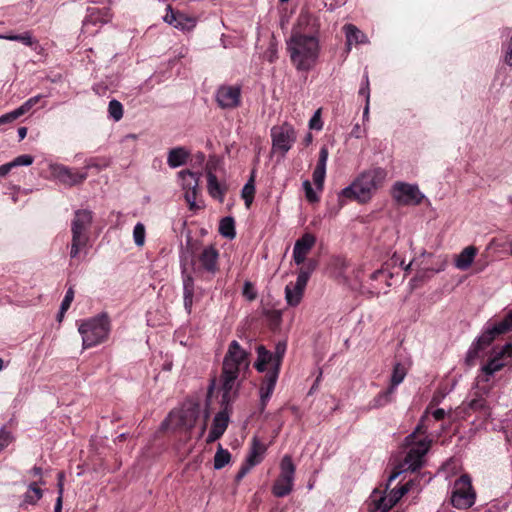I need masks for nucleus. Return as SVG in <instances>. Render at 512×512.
I'll list each match as a JSON object with an SVG mask.
<instances>
[{"label":"nucleus","instance_id":"1","mask_svg":"<svg viewBox=\"0 0 512 512\" xmlns=\"http://www.w3.org/2000/svg\"><path fill=\"white\" fill-rule=\"evenodd\" d=\"M286 46L291 63L297 71L308 72L316 66L320 55V42L315 33L308 34L292 29Z\"/></svg>","mask_w":512,"mask_h":512},{"label":"nucleus","instance_id":"2","mask_svg":"<svg viewBox=\"0 0 512 512\" xmlns=\"http://www.w3.org/2000/svg\"><path fill=\"white\" fill-rule=\"evenodd\" d=\"M386 171L382 168H373L359 174L353 182L341 190L339 196L360 204L368 203L376 191L383 185Z\"/></svg>","mask_w":512,"mask_h":512},{"label":"nucleus","instance_id":"3","mask_svg":"<svg viewBox=\"0 0 512 512\" xmlns=\"http://www.w3.org/2000/svg\"><path fill=\"white\" fill-rule=\"evenodd\" d=\"M110 330V320L105 313L82 322L78 331L82 336L83 348H91L106 341Z\"/></svg>","mask_w":512,"mask_h":512},{"label":"nucleus","instance_id":"4","mask_svg":"<svg viewBox=\"0 0 512 512\" xmlns=\"http://www.w3.org/2000/svg\"><path fill=\"white\" fill-rule=\"evenodd\" d=\"M200 413V405L188 400L179 409L170 412L165 423L174 429L187 432L196 425Z\"/></svg>","mask_w":512,"mask_h":512},{"label":"nucleus","instance_id":"5","mask_svg":"<svg viewBox=\"0 0 512 512\" xmlns=\"http://www.w3.org/2000/svg\"><path fill=\"white\" fill-rule=\"evenodd\" d=\"M315 268L316 262L309 260L305 266L299 268L296 282L286 285L285 300L288 306L296 307L301 303L308 280Z\"/></svg>","mask_w":512,"mask_h":512},{"label":"nucleus","instance_id":"6","mask_svg":"<svg viewBox=\"0 0 512 512\" xmlns=\"http://www.w3.org/2000/svg\"><path fill=\"white\" fill-rule=\"evenodd\" d=\"M250 365L249 354L240 344L233 340L223 359L222 369L229 373L244 374Z\"/></svg>","mask_w":512,"mask_h":512},{"label":"nucleus","instance_id":"7","mask_svg":"<svg viewBox=\"0 0 512 512\" xmlns=\"http://www.w3.org/2000/svg\"><path fill=\"white\" fill-rule=\"evenodd\" d=\"M475 499L471 478L466 474L460 476L453 485L451 504L457 509H467L475 503Z\"/></svg>","mask_w":512,"mask_h":512},{"label":"nucleus","instance_id":"8","mask_svg":"<svg viewBox=\"0 0 512 512\" xmlns=\"http://www.w3.org/2000/svg\"><path fill=\"white\" fill-rule=\"evenodd\" d=\"M179 183L184 190V198L190 210L201 208L202 202L198 200L200 194V175L190 170H182L178 173Z\"/></svg>","mask_w":512,"mask_h":512},{"label":"nucleus","instance_id":"9","mask_svg":"<svg viewBox=\"0 0 512 512\" xmlns=\"http://www.w3.org/2000/svg\"><path fill=\"white\" fill-rule=\"evenodd\" d=\"M421 430V426H418L416 430L408 435L405 439L406 444L411 446L407 456L405 457V463L408 465V469L416 471L422 466L423 457L429 451L431 446V440L424 438L419 441H415L416 433Z\"/></svg>","mask_w":512,"mask_h":512},{"label":"nucleus","instance_id":"10","mask_svg":"<svg viewBox=\"0 0 512 512\" xmlns=\"http://www.w3.org/2000/svg\"><path fill=\"white\" fill-rule=\"evenodd\" d=\"M272 151L284 157L296 141L294 127L285 122L271 128Z\"/></svg>","mask_w":512,"mask_h":512},{"label":"nucleus","instance_id":"11","mask_svg":"<svg viewBox=\"0 0 512 512\" xmlns=\"http://www.w3.org/2000/svg\"><path fill=\"white\" fill-rule=\"evenodd\" d=\"M391 195L395 202L404 206H415L425 199V195L420 191L417 184L402 181L393 184Z\"/></svg>","mask_w":512,"mask_h":512},{"label":"nucleus","instance_id":"12","mask_svg":"<svg viewBox=\"0 0 512 512\" xmlns=\"http://www.w3.org/2000/svg\"><path fill=\"white\" fill-rule=\"evenodd\" d=\"M295 469L291 456L285 455L280 463L279 477L272 487V492L276 497H284L292 491Z\"/></svg>","mask_w":512,"mask_h":512},{"label":"nucleus","instance_id":"13","mask_svg":"<svg viewBox=\"0 0 512 512\" xmlns=\"http://www.w3.org/2000/svg\"><path fill=\"white\" fill-rule=\"evenodd\" d=\"M50 177L57 180L65 186H76L83 183L87 177V171L80 172L76 169L70 168L59 163H50L49 166Z\"/></svg>","mask_w":512,"mask_h":512},{"label":"nucleus","instance_id":"14","mask_svg":"<svg viewBox=\"0 0 512 512\" xmlns=\"http://www.w3.org/2000/svg\"><path fill=\"white\" fill-rule=\"evenodd\" d=\"M241 375L229 373L222 369L220 375V391L222 392V406H229L237 396L239 388V377Z\"/></svg>","mask_w":512,"mask_h":512},{"label":"nucleus","instance_id":"15","mask_svg":"<svg viewBox=\"0 0 512 512\" xmlns=\"http://www.w3.org/2000/svg\"><path fill=\"white\" fill-rule=\"evenodd\" d=\"M216 101L223 109H234L241 103V88L234 85H222L216 91Z\"/></svg>","mask_w":512,"mask_h":512},{"label":"nucleus","instance_id":"16","mask_svg":"<svg viewBox=\"0 0 512 512\" xmlns=\"http://www.w3.org/2000/svg\"><path fill=\"white\" fill-rule=\"evenodd\" d=\"M411 482L406 483L398 489H393L387 496H381L378 499L373 496L374 509L377 512H387L391 509L406 493L409 492Z\"/></svg>","mask_w":512,"mask_h":512},{"label":"nucleus","instance_id":"17","mask_svg":"<svg viewBox=\"0 0 512 512\" xmlns=\"http://www.w3.org/2000/svg\"><path fill=\"white\" fill-rule=\"evenodd\" d=\"M163 20L183 32L192 31L197 24L195 17L188 16L181 12H174L170 5L167 6V13L163 17Z\"/></svg>","mask_w":512,"mask_h":512},{"label":"nucleus","instance_id":"18","mask_svg":"<svg viewBox=\"0 0 512 512\" xmlns=\"http://www.w3.org/2000/svg\"><path fill=\"white\" fill-rule=\"evenodd\" d=\"M510 357H512V344L507 343L499 351H494V355L481 370L485 375L492 376L506 365L505 358Z\"/></svg>","mask_w":512,"mask_h":512},{"label":"nucleus","instance_id":"19","mask_svg":"<svg viewBox=\"0 0 512 512\" xmlns=\"http://www.w3.org/2000/svg\"><path fill=\"white\" fill-rule=\"evenodd\" d=\"M512 328L511 323L505 317L501 322L495 324L493 327L485 330L475 341V343L483 350L488 347L494 339Z\"/></svg>","mask_w":512,"mask_h":512},{"label":"nucleus","instance_id":"20","mask_svg":"<svg viewBox=\"0 0 512 512\" xmlns=\"http://www.w3.org/2000/svg\"><path fill=\"white\" fill-rule=\"evenodd\" d=\"M279 373L276 371L268 370L266 375L264 376L260 389H259V396H260V411H264V409L267 406V403L274 391L277 379H278Z\"/></svg>","mask_w":512,"mask_h":512},{"label":"nucleus","instance_id":"21","mask_svg":"<svg viewBox=\"0 0 512 512\" xmlns=\"http://www.w3.org/2000/svg\"><path fill=\"white\" fill-rule=\"evenodd\" d=\"M228 406H223V410L218 412L212 423L211 430L207 437V443H212L219 439L227 429L229 423Z\"/></svg>","mask_w":512,"mask_h":512},{"label":"nucleus","instance_id":"22","mask_svg":"<svg viewBox=\"0 0 512 512\" xmlns=\"http://www.w3.org/2000/svg\"><path fill=\"white\" fill-rule=\"evenodd\" d=\"M315 244V237L312 234L306 233L298 239L293 249V259L297 265L304 263L307 254L310 252Z\"/></svg>","mask_w":512,"mask_h":512},{"label":"nucleus","instance_id":"23","mask_svg":"<svg viewBox=\"0 0 512 512\" xmlns=\"http://www.w3.org/2000/svg\"><path fill=\"white\" fill-rule=\"evenodd\" d=\"M328 148L326 146H322L319 151V157L315 169L313 171V182L318 190L323 189L324 180L326 177V166L328 161Z\"/></svg>","mask_w":512,"mask_h":512},{"label":"nucleus","instance_id":"24","mask_svg":"<svg viewBox=\"0 0 512 512\" xmlns=\"http://www.w3.org/2000/svg\"><path fill=\"white\" fill-rule=\"evenodd\" d=\"M218 256V251L213 246L204 248L199 255L201 267L210 273H215L218 269Z\"/></svg>","mask_w":512,"mask_h":512},{"label":"nucleus","instance_id":"25","mask_svg":"<svg viewBox=\"0 0 512 512\" xmlns=\"http://www.w3.org/2000/svg\"><path fill=\"white\" fill-rule=\"evenodd\" d=\"M72 234L73 238L70 256L74 258L78 255L80 249L85 247L88 242L86 226H73Z\"/></svg>","mask_w":512,"mask_h":512},{"label":"nucleus","instance_id":"26","mask_svg":"<svg viewBox=\"0 0 512 512\" xmlns=\"http://www.w3.org/2000/svg\"><path fill=\"white\" fill-rule=\"evenodd\" d=\"M182 267H183V275H185V277L183 279L184 306L188 311H190V309L192 307V303H193L194 286H193V279L188 274L187 257H185L183 259Z\"/></svg>","mask_w":512,"mask_h":512},{"label":"nucleus","instance_id":"27","mask_svg":"<svg viewBox=\"0 0 512 512\" xmlns=\"http://www.w3.org/2000/svg\"><path fill=\"white\" fill-rule=\"evenodd\" d=\"M343 30L346 35V46H347L348 51H350L351 45L353 43H355V44L368 43L367 36L362 31H360L355 25L346 24V25H344Z\"/></svg>","mask_w":512,"mask_h":512},{"label":"nucleus","instance_id":"28","mask_svg":"<svg viewBox=\"0 0 512 512\" xmlns=\"http://www.w3.org/2000/svg\"><path fill=\"white\" fill-rule=\"evenodd\" d=\"M265 451V445L257 437H254L252 439V446L245 463L253 468L255 465L262 461Z\"/></svg>","mask_w":512,"mask_h":512},{"label":"nucleus","instance_id":"29","mask_svg":"<svg viewBox=\"0 0 512 512\" xmlns=\"http://www.w3.org/2000/svg\"><path fill=\"white\" fill-rule=\"evenodd\" d=\"M267 365H271V368L274 367V358L272 356V352L267 350L264 346L260 345L257 347V360L254 366L258 372L263 373L268 371Z\"/></svg>","mask_w":512,"mask_h":512},{"label":"nucleus","instance_id":"30","mask_svg":"<svg viewBox=\"0 0 512 512\" xmlns=\"http://www.w3.org/2000/svg\"><path fill=\"white\" fill-rule=\"evenodd\" d=\"M207 190L211 197L223 201L224 193H225V185L221 184L216 175L211 171L207 172Z\"/></svg>","mask_w":512,"mask_h":512},{"label":"nucleus","instance_id":"31","mask_svg":"<svg viewBox=\"0 0 512 512\" xmlns=\"http://www.w3.org/2000/svg\"><path fill=\"white\" fill-rule=\"evenodd\" d=\"M478 250L474 246H468L455 259V266L460 270L468 269L474 261Z\"/></svg>","mask_w":512,"mask_h":512},{"label":"nucleus","instance_id":"32","mask_svg":"<svg viewBox=\"0 0 512 512\" xmlns=\"http://www.w3.org/2000/svg\"><path fill=\"white\" fill-rule=\"evenodd\" d=\"M189 157V152L183 147H176L168 152L167 163L171 168L184 165Z\"/></svg>","mask_w":512,"mask_h":512},{"label":"nucleus","instance_id":"33","mask_svg":"<svg viewBox=\"0 0 512 512\" xmlns=\"http://www.w3.org/2000/svg\"><path fill=\"white\" fill-rule=\"evenodd\" d=\"M34 161L31 155L24 154L16 157L11 162L0 165V177H5L13 168L19 166H30Z\"/></svg>","mask_w":512,"mask_h":512},{"label":"nucleus","instance_id":"34","mask_svg":"<svg viewBox=\"0 0 512 512\" xmlns=\"http://www.w3.org/2000/svg\"><path fill=\"white\" fill-rule=\"evenodd\" d=\"M406 375L407 368L402 363H396L393 366L389 388L395 391L396 387L404 381Z\"/></svg>","mask_w":512,"mask_h":512},{"label":"nucleus","instance_id":"35","mask_svg":"<svg viewBox=\"0 0 512 512\" xmlns=\"http://www.w3.org/2000/svg\"><path fill=\"white\" fill-rule=\"evenodd\" d=\"M42 498V490L37 486V483H31L28 486V491L24 495L23 503L34 505Z\"/></svg>","mask_w":512,"mask_h":512},{"label":"nucleus","instance_id":"36","mask_svg":"<svg viewBox=\"0 0 512 512\" xmlns=\"http://www.w3.org/2000/svg\"><path fill=\"white\" fill-rule=\"evenodd\" d=\"M0 39L10 40V41H18L26 46H32L37 41L33 39L31 32L26 31L20 35L14 34H0Z\"/></svg>","mask_w":512,"mask_h":512},{"label":"nucleus","instance_id":"37","mask_svg":"<svg viewBox=\"0 0 512 512\" xmlns=\"http://www.w3.org/2000/svg\"><path fill=\"white\" fill-rule=\"evenodd\" d=\"M394 390L391 388H387L385 391L380 392L371 402L372 408H379L387 405L392 401V396L394 394Z\"/></svg>","mask_w":512,"mask_h":512},{"label":"nucleus","instance_id":"38","mask_svg":"<svg viewBox=\"0 0 512 512\" xmlns=\"http://www.w3.org/2000/svg\"><path fill=\"white\" fill-rule=\"evenodd\" d=\"M286 351V343L285 342H279L275 346V350L272 353V356L274 358V367L270 368L271 371L280 372L281 363L283 360V357L285 355Z\"/></svg>","mask_w":512,"mask_h":512},{"label":"nucleus","instance_id":"39","mask_svg":"<svg viewBox=\"0 0 512 512\" xmlns=\"http://www.w3.org/2000/svg\"><path fill=\"white\" fill-rule=\"evenodd\" d=\"M231 454L228 450L223 449L219 446L214 456V468L219 470L230 462Z\"/></svg>","mask_w":512,"mask_h":512},{"label":"nucleus","instance_id":"40","mask_svg":"<svg viewBox=\"0 0 512 512\" xmlns=\"http://www.w3.org/2000/svg\"><path fill=\"white\" fill-rule=\"evenodd\" d=\"M312 21L313 19L310 14L301 13L298 17L297 24L292 29H299L305 33H315L317 35L316 29H310L309 31L307 30V27L311 25Z\"/></svg>","mask_w":512,"mask_h":512},{"label":"nucleus","instance_id":"41","mask_svg":"<svg viewBox=\"0 0 512 512\" xmlns=\"http://www.w3.org/2000/svg\"><path fill=\"white\" fill-rule=\"evenodd\" d=\"M108 113L109 117L112 118L115 122L120 121L123 117L122 104L118 100L112 99L108 104Z\"/></svg>","mask_w":512,"mask_h":512},{"label":"nucleus","instance_id":"42","mask_svg":"<svg viewBox=\"0 0 512 512\" xmlns=\"http://www.w3.org/2000/svg\"><path fill=\"white\" fill-rule=\"evenodd\" d=\"M93 221V213L89 209H80L75 212L72 224H90Z\"/></svg>","mask_w":512,"mask_h":512},{"label":"nucleus","instance_id":"43","mask_svg":"<svg viewBox=\"0 0 512 512\" xmlns=\"http://www.w3.org/2000/svg\"><path fill=\"white\" fill-rule=\"evenodd\" d=\"M110 165V160L107 158H92L86 162L85 169H97L102 170Z\"/></svg>","mask_w":512,"mask_h":512},{"label":"nucleus","instance_id":"44","mask_svg":"<svg viewBox=\"0 0 512 512\" xmlns=\"http://www.w3.org/2000/svg\"><path fill=\"white\" fill-rule=\"evenodd\" d=\"M254 193L255 187L253 184V179H250L242 189V197L244 198L247 206H249L252 203Z\"/></svg>","mask_w":512,"mask_h":512},{"label":"nucleus","instance_id":"45","mask_svg":"<svg viewBox=\"0 0 512 512\" xmlns=\"http://www.w3.org/2000/svg\"><path fill=\"white\" fill-rule=\"evenodd\" d=\"M42 95H36L34 97L29 98L26 100L21 106H19L16 110L20 114V116L27 113L30 109H32L42 98Z\"/></svg>","mask_w":512,"mask_h":512},{"label":"nucleus","instance_id":"46","mask_svg":"<svg viewBox=\"0 0 512 512\" xmlns=\"http://www.w3.org/2000/svg\"><path fill=\"white\" fill-rule=\"evenodd\" d=\"M482 349L474 342L471 347L469 348L465 362L467 365L472 366L475 363V360L479 357V352Z\"/></svg>","mask_w":512,"mask_h":512},{"label":"nucleus","instance_id":"47","mask_svg":"<svg viewBox=\"0 0 512 512\" xmlns=\"http://www.w3.org/2000/svg\"><path fill=\"white\" fill-rule=\"evenodd\" d=\"M74 299V291L72 288H69L65 294V297L60 306V314H65V312L69 309L72 301Z\"/></svg>","mask_w":512,"mask_h":512},{"label":"nucleus","instance_id":"48","mask_svg":"<svg viewBox=\"0 0 512 512\" xmlns=\"http://www.w3.org/2000/svg\"><path fill=\"white\" fill-rule=\"evenodd\" d=\"M134 241L138 246H143L145 242L144 226H135L133 231Z\"/></svg>","mask_w":512,"mask_h":512},{"label":"nucleus","instance_id":"49","mask_svg":"<svg viewBox=\"0 0 512 512\" xmlns=\"http://www.w3.org/2000/svg\"><path fill=\"white\" fill-rule=\"evenodd\" d=\"M302 185H303V188L305 191L306 198L310 202L316 201L318 199V197H317L315 190L312 188L310 181L305 180Z\"/></svg>","mask_w":512,"mask_h":512},{"label":"nucleus","instance_id":"50","mask_svg":"<svg viewBox=\"0 0 512 512\" xmlns=\"http://www.w3.org/2000/svg\"><path fill=\"white\" fill-rule=\"evenodd\" d=\"M13 440L10 432L5 429L0 430V452L7 447Z\"/></svg>","mask_w":512,"mask_h":512},{"label":"nucleus","instance_id":"51","mask_svg":"<svg viewBox=\"0 0 512 512\" xmlns=\"http://www.w3.org/2000/svg\"><path fill=\"white\" fill-rule=\"evenodd\" d=\"M359 94L365 96L366 102L370 101L369 78L367 73L364 74V81L359 89Z\"/></svg>","mask_w":512,"mask_h":512},{"label":"nucleus","instance_id":"52","mask_svg":"<svg viewBox=\"0 0 512 512\" xmlns=\"http://www.w3.org/2000/svg\"><path fill=\"white\" fill-rule=\"evenodd\" d=\"M19 117H20V114L18 113V111L16 109L11 112H8V113L0 116V126L4 125L6 123L13 122L14 120H16Z\"/></svg>","mask_w":512,"mask_h":512},{"label":"nucleus","instance_id":"53","mask_svg":"<svg viewBox=\"0 0 512 512\" xmlns=\"http://www.w3.org/2000/svg\"><path fill=\"white\" fill-rule=\"evenodd\" d=\"M310 129L321 130L322 129V121L320 118V110H317L312 118L309 120Z\"/></svg>","mask_w":512,"mask_h":512},{"label":"nucleus","instance_id":"54","mask_svg":"<svg viewBox=\"0 0 512 512\" xmlns=\"http://www.w3.org/2000/svg\"><path fill=\"white\" fill-rule=\"evenodd\" d=\"M219 232L228 239H233L236 236L235 226H219Z\"/></svg>","mask_w":512,"mask_h":512},{"label":"nucleus","instance_id":"55","mask_svg":"<svg viewBox=\"0 0 512 512\" xmlns=\"http://www.w3.org/2000/svg\"><path fill=\"white\" fill-rule=\"evenodd\" d=\"M243 295L249 300L252 301L256 298V292L253 288V285L250 282H245L243 288Z\"/></svg>","mask_w":512,"mask_h":512},{"label":"nucleus","instance_id":"56","mask_svg":"<svg viewBox=\"0 0 512 512\" xmlns=\"http://www.w3.org/2000/svg\"><path fill=\"white\" fill-rule=\"evenodd\" d=\"M485 406L486 402L483 398H475L468 403V407L475 411L482 410L485 408Z\"/></svg>","mask_w":512,"mask_h":512},{"label":"nucleus","instance_id":"57","mask_svg":"<svg viewBox=\"0 0 512 512\" xmlns=\"http://www.w3.org/2000/svg\"><path fill=\"white\" fill-rule=\"evenodd\" d=\"M252 469L248 464L244 463L241 468L239 469L238 473L235 476V481L240 482L247 473Z\"/></svg>","mask_w":512,"mask_h":512},{"label":"nucleus","instance_id":"58","mask_svg":"<svg viewBox=\"0 0 512 512\" xmlns=\"http://www.w3.org/2000/svg\"><path fill=\"white\" fill-rule=\"evenodd\" d=\"M350 134H351V136H352V137L359 139V138H361V137H363V136H364V134H365V129H363V128L360 126V124H358V123H357V124H355V125H354V127L352 128V130H351V133H350Z\"/></svg>","mask_w":512,"mask_h":512},{"label":"nucleus","instance_id":"59","mask_svg":"<svg viewBox=\"0 0 512 512\" xmlns=\"http://www.w3.org/2000/svg\"><path fill=\"white\" fill-rule=\"evenodd\" d=\"M63 481H64V474L61 472V473L58 474V484H57L58 495H61V497H63V492H64Z\"/></svg>","mask_w":512,"mask_h":512},{"label":"nucleus","instance_id":"60","mask_svg":"<svg viewBox=\"0 0 512 512\" xmlns=\"http://www.w3.org/2000/svg\"><path fill=\"white\" fill-rule=\"evenodd\" d=\"M432 415H433L435 420L439 421V420H442L445 417L446 412H445L444 409L438 408L435 411H433Z\"/></svg>","mask_w":512,"mask_h":512},{"label":"nucleus","instance_id":"61","mask_svg":"<svg viewBox=\"0 0 512 512\" xmlns=\"http://www.w3.org/2000/svg\"><path fill=\"white\" fill-rule=\"evenodd\" d=\"M209 417V412L207 410L204 411V415H203V423H202V426H201V432H200V435L202 436L206 430V427H207V419Z\"/></svg>","mask_w":512,"mask_h":512},{"label":"nucleus","instance_id":"62","mask_svg":"<svg viewBox=\"0 0 512 512\" xmlns=\"http://www.w3.org/2000/svg\"><path fill=\"white\" fill-rule=\"evenodd\" d=\"M62 500H63V497H61V495H58V497L56 499V504H55L54 512H61Z\"/></svg>","mask_w":512,"mask_h":512},{"label":"nucleus","instance_id":"63","mask_svg":"<svg viewBox=\"0 0 512 512\" xmlns=\"http://www.w3.org/2000/svg\"><path fill=\"white\" fill-rule=\"evenodd\" d=\"M27 135V128L26 127H20L18 129V136L19 140H23Z\"/></svg>","mask_w":512,"mask_h":512},{"label":"nucleus","instance_id":"64","mask_svg":"<svg viewBox=\"0 0 512 512\" xmlns=\"http://www.w3.org/2000/svg\"><path fill=\"white\" fill-rule=\"evenodd\" d=\"M219 224H234V219L230 216H227V217H223Z\"/></svg>","mask_w":512,"mask_h":512}]
</instances>
